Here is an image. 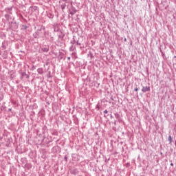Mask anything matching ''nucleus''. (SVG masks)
I'll list each match as a JSON object with an SVG mask.
<instances>
[{"label": "nucleus", "mask_w": 176, "mask_h": 176, "mask_svg": "<svg viewBox=\"0 0 176 176\" xmlns=\"http://www.w3.org/2000/svg\"><path fill=\"white\" fill-rule=\"evenodd\" d=\"M72 6V1H67V2H65L64 3H62L60 6V9L64 11L65 8H67V9H68L69 8H70Z\"/></svg>", "instance_id": "obj_1"}, {"label": "nucleus", "mask_w": 176, "mask_h": 176, "mask_svg": "<svg viewBox=\"0 0 176 176\" xmlns=\"http://www.w3.org/2000/svg\"><path fill=\"white\" fill-rule=\"evenodd\" d=\"M76 12H78V10H76V8L74 7L73 5L67 9V13H69V14H71L72 16H74V14H75Z\"/></svg>", "instance_id": "obj_2"}, {"label": "nucleus", "mask_w": 176, "mask_h": 176, "mask_svg": "<svg viewBox=\"0 0 176 176\" xmlns=\"http://www.w3.org/2000/svg\"><path fill=\"white\" fill-rule=\"evenodd\" d=\"M58 33V39L63 41L64 39V36H65V33L63 32V30H57Z\"/></svg>", "instance_id": "obj_3"}, {"label": "nucleus", "mask_w": 176, "mask_h": 176, "mask_svg": "<svg viewBox=\"0 0 176 176\" xmlns=\"http://www.w3.org/2000/svg\"><path fill=\"white\" fill-rule=\"evenodd\" d=\"M43 140L42 142L43 144V145H46L47 146V148H49V144H50V142H52L51 140H49V138H46V136H43Z\"/></svg>", "instance_id": "obj_4"}, {"label": "nucleus", "mask_w": 176, "mask_h": 176, "mask_svg": "<svg viewBox=\"0 0 176 176\" xmlns=\"http://www.w3.org/2000/svg\"><path fill=\"white\" fill-rule=\"evenodd\" d=\"M4 12H6V13L8 14H13V6L6 7L4 9Z\"/></svg>", "instance_id": "obj_5"}, {"label": "nucleus", "mask_w": 176, "mask_h": 176, "mask_svg": "<svg viewBox=\"0 0 176 176\" xmlns=\"http://www.w3.org/2000/svg\"><path fill=\"white\" fill-rule=\"evenodd\" d=\"M52 152L53 153H60V152H61V147H60L59 146H55L52 148Z\"/></svg>", "instance_id": "obj_6"}, {"label": "nucleus", "mask_w": 176, "mask_h": 176, "mask_svg": "<svg viewBox=\"0 0 176 176\" xmlns=\"http://www.w3.org/2000/svg\"><path fill=\"white\" fill-rule=\"evenodd\" d=\"M17 28H19V23L16 21L11 22L10 29L14 31V30H17Z\"/></svg>", "instance_id": "obj_7"}, {"label": "nucleus", "mask_w": 176, "mask_h": 176, "mask_svg": "<svg viewBox=\"0 0 176 176\" xmlns=\"http://www.w3.org/2000/svg\"><path fill=\"white\" fill-rule=\"evenodd\" d=\"M30 78V75L27 74V73L23 72L21 73V77L20 79L23 80V79H28Z\"/></svg>", "instance_id": "obj_8"}, {"label": "nucleus", "mask_w": 176, "mask_h": 176, "mask_svg": "<svg viewBox=\"0 0 176 176\" xmlns=\"http://www.w3.org/2000/svg\"><path fill=\"white\" fill-rule=\"evenodd\" d=\"M29 157L30 159H35V157H36V153H35L34 151H31L29 153Z\"/></svg>", "instance_id": "obj_9"}, {"label": "nucleus", "mask_w": 176, "mask_h": 176, "mask_svg": "<svg viewBox=\"0 0 176 176\" xmlns=\"http://www.w3.org/2000/svg\"><path fill=\"white\" fill-rule=\"evenodd\" d=\"M115 118L118 120L119 123H123V120L120 118V114L116 113Z\"/></svg>", "instance_id": "obj_10"}, {"label": "nucleus", "mask_w": 176, "mask_h": 176, "mask_svg": "<svg viewBox=\"0 0 176 176\" xmlns=\"http://www.w3.org/2000/svg\"><path fill=\"white\" fill-rule=\"evenodd\" d=\"M47 17H48V19H54V14L53 13V12L52 11H48L47 12Z\"/></svg>", "instance_id": "obj_11"}, {"label": "nucleus", "mask_w": 176, "mask_h": 176, "mask_svg": "<svg viewBox=\"0 0 176 176\" xmlns=\"http://www.w3.org/2000/svg\"><path fill=\"white\" fill-rule=\"evenodd\" d=\"M142 93H146V91H151V87L142 86Z\"/></svg>", "instance_id": "obj_12"}, {"label": "nucleus", "mask_w": 176, "mask_h": 176, "mask_svg": "<svg viewBox=\"0 0 176 176\" xmlns=\"http://www.w3.org/2000/svg\"><path fill=\"white\" fill-rule=\"evenodd\" d=\"M23 167H24V168L26 170H31V168H32V164L26 162Z\"/></svg>", "instance_id": "obj_13"}, {"label": "nucleus", "mask_w": 176, "mask_h": 176, "mask_svg": "<svg viewBox=\"0 0 176 176\" xmlns=\"http://www.w3.org/2000/svg\"><path fill=\"white\" fill-rule=\"evenodd\" d=\"M70 173L73 175H77V174H79V170L77 168H75V169L70 170Z\"/></svg>", "instance_id": "obj_14"}, {"label": "nucleus", "mask_w": 176, "mask_h": 176, "mask_svg": "<svg viewBox=\"0 0 176 176\" xmlns=\"http://www.w3.org/2000/svg\"><path fill=\"white\" fill-rule=\"evenodd\" d=\"M33 36H34V38H35L36 39H39V32H38V31H36V32L33 34Z\"/></svg>", "instance_id": "obj_15"}, {"label": "nucleus", "mask_w": 176, "mask_h": 176, "mask_svg": "<svg viewBox=\"0 0 176 176\" xmlns=\"http://www.w3.org/2000/svg\"><path fill=\"white\" fill-rule=\"evenodd\" d=\"M58 60H61L63 58H64V53L59 52V54L58 56Z\"/></svg>", "instance_id": "obj_16"}, {"label": "nucleus", "mask_w": 176, "mask_h": 176, "mask_svg": "<svg viewBox=\"0 0 176 176\" xmlns=\"http://www.w3.org/2000/svg\"><path fill=\"white\" fill-rule=\"evenodd\" d=\"M27 158L25 157H22L21 159V164H24V166L25 165V164L27 163Z\"/></svg>", "instance_id": "obj_17"}, {"label": "nucleus", "mask_w": 176, "mask_h": 176, "mask_svg": "<svg viewBox=\"0 0 176 176\" xmlns=\"http://www.w3.org/2000/svg\"><path fill=\"white\" fill-rule=\"evenodd\" d=\"M4 17L7 20V21H9V20H10V19H12L10 14H5Z\"/></svg>", "instance_id": "obj_18"}, {"label": "nucleus", "mask_w": 176, "mask_h": 176, "mask_svg": "<svg viewBox=\"0 0 176 176\" xmlns=\"http://www.w3.org/2000/svg\"><path fill=\"white\" fill-rule=\"evenodd\" d=\"M6 46H8V43L6 41H3L2 43V47L5 50H6Z\"/></svg>", "instance_id": "obj_19"}, {"label": "nucleus", "mask_w": 176, "mask_h": 176, "mask_svg": "<svg viewBox=\"0 0 176 176\" xmlns=\"http://www.w3.org/2000/svg\"><path fill=\"white\" fill-rule=\"evenodd\" d=\"M41 50L44 53H47V52H49V47H44L41 49Z\"/></svg>", "instance_id": "obj_20"}, {"label": "nucleus", "mask_w": 176, "mask_h": 176, "mask_svg": "<svg viewBox=\"0 0 176 176\" xmlns=\"http://www.w3.org/2000/svg\"><path fill=\"white\" fill-rule=\"evenodd\" d=\"M73 118H74V122L75 123V124H78V123H79V120L78 119V117L73 116Z\"/></svg>", "instance_id": "obj_21"}, {"label": "nucleus", "mask_w": 176, "mask_h": 176, "mask_svg": "<svg viewBox=\"0 0 176 176\" xmlns=\"http://www.w3.org/2000/svg\"><path fill=\"white\" fill-rule=\"evenodd\" d=\"M76 49V47H75L74 45H72L70 47H69V51L70 52H74V50H75Z\"/></svg>", "instance_id": "obj_22"}, {"label": "nucleus", "mask_w": 176, "mask_h": 176, "mask_svg": "<svg viewBox=\"0 0 176 176\" xmlns=\"http://www.w3.org/2000/svg\"><path fill=\"white\" fill-rule=\"evenodd\" d=\"M37 72L38 74H39V75H42V74H43V68L37 69Z\"/></svg>", "instance_id": "obj_23"}, {"label": "nucleus", "mask_w": 176, "mask_h": 176, "mask_svg": "<svg viewBox=\"0 0 176 176\" xmlns=\"http://www.w3.org/2000/svg\"><path fill=\"white\" fill-rule=\"evenodd\" d=\"M30 9H32V12H36V10H38V8L36 6L30 7Z\"/></svg>", "instance_id": "obj_24"}, {"label": "nucleus", "mask_w": 176, "mask_h": 176, "mask_svg": "<svg viewBox=\"0 0 176 176\" xmlns=\"http://www.w3.org/2000/svg\"><path fill=\"white\" fill-rule=\"evenodd\" d=\"M71 44L74 45V43H76V40L75 39V36L73 37V40L70 42Z\"/></svg>", "instance_id": "obj_25"}, {"label": "nucleus", "mask_w": 176, "mask_h": 176, "mask_svg": "<svg viewBox=\"0 0 176 176\" xmlns=\"http://www.w3.org/2000/svg\"><path fill=\"white\" fill-rule=\"evenodd\" d=\"M7 144H10L12 142V139L10 138H8L6 140Z\"/></svg>", "instance_id": "obj_26"}, {"label": "nucleus", "mask_w": 176, "mask_h": 176, "mask_svg": "<svg viewBox=\"0 0 176 176\" xmlns=\"http://www.w3.org/2000/svg\"><path fill=\"white\" fill-rule=\"evenodd\" d=\"M168 141H169V144H171V142H173V138H171V135L168 136Z\"/></svg>", "instance_id": "obj_27"}, {"label": "nucleus", "mask_w": 176, "mask_h": 176, "mask_svg": "<svg viewBox=\"0 0 176 176\" xmlns=\"http://www.w3.org/2000/svg\"><path fill=\"white\" fill-rule=\"evenodd\" d=\"M22 28L23 30H27V28H28V26L27 25H23Z\"/></svg>", "instance_id": "obj_28"}, {"label": "nucleus", "mask_w": 176, "mask_h": 176, "mask_svg": "<svg viewBox=\"0 0 176 176\" xmlns=\"http://www.w3.org/2000/svg\"><path fill=\"white\" fill-rule=\"evenodd\" d=\"M10 78L11 80H13V79L14 78V74H11L10 76Z\"/></svg>", "instance_id": "obj_29"}, {"label": "nucleus", "mask_w": 176, "mask_h": 176, "mask_svg": "<svg viewBox=\"0 0 176 176\" xmlns=\"http://www.w3.org/2000/svg\"><path fill=\"white\" fill-rule=\"evenodd\" d=\"M139 90H140V87H137L136 85L135 88L134 89V91H138Z\"/></svg>", "instance_id": "obj_30"}, {"label": "nucleus", "mask_w": 176, "mask_h": 176, "mask_svg": "<svg viewBox=\"0 0 176 176\" xmlns=\"http://www.w3.org/2000/svg\"><path fill=\"white\" fill-rule=\"evenodd\" d=\"M1 111H6V106H2Z\"/></svg>", "instance_id": "obj_31"}, {"label": "nucleus", "mask_w": 176, "mask_h": 176, "mask_svg": "<svg viewBox=\"0 0 176 176\" xmlns=\"http://www.w3.org/2000/svg\"><path fill=\"white\" fill-rule=\"evenodd\" d=\"M161 54H162L163 58H164L166 57V54H164V52H161Z\"/></svg>", "instance_id": "obj_32"}, {"label": "nucleus", "mask_w": 176, "mask_h": 176, "mask_svg": "<svg viewBox=\"0 0 176 176\" xmlns=\"http://www.w3.org/2000/svg\"><path fill=\"white\" fill-rule=\"evenodd\" d=\"M64 160L66 162V163L68 162V157H67V155L65 156Z\"/></svg>", "instance_id": "obj_33"}, {"label": "nucleus", "mask_w": 176, "mask_h": 176, "mask_svg": "<svg viewBox=\"0 0 176 176\" xmlns=\"http://www.w3.org/2000/svg\"><path fill=\"white\" fill-rule=\"evenodd\" d=\"M76 45H78V46H80L81 43L79 42V41H76Z\"/></svg>", "instance_id": "obj_34"}, {"label": "nucleus", "mask_w": 176, "mask_h": 176, "mask_svg": "<svg viewBox=\"0 0 176 176\" xmlns=\"http://www.w3.org/2000/svg\"><path fill=\"white\" fill-rule=\"evenodd\" d=\"M48 79L52 78V75L50 74V72H49V74L47 75Z\"/></svg>", "instance_id": "obj_35"}, {"label": "nucleus", "mask_w": 176, "mask_h": 176, "mask_svg": "<svg viewBox=\"0 0 176 176\" xmlns=\"http://www.w3.org/2000/svg\"><path fill=\"white\" fill-rule=\"evenodd\" d=\"M63 2L65 3V2H72L71 0H62Z\"/></svg>", "instance_id": "obj_36"}, {"label": "nucleus", "mask_w": 176, "mask_h": 176, "mask_svg": "<svg viewBox=\"0 0 176 176\" xmlns=\"http://www.w3.org/2000/svg\"><path fill=\"white\" fill-rule=\"evenodd\" d=\"M160 53H163V50H162V46L159 47Z\"/></svg>", "instance_id": "obj_37"}, {"label": "nucleus", "mask_w": 176, "mask_h": 176, "mask_svg": "<svg viewBox=\"0 0 176 176\" xmlns=\"http://www.w3.org/2000/svg\"><path fill=\"white\" fill-rule=\"evenodd\" d=\"M45 130H46V127L43 128V134H45Z\"/></svg>", "instance_id": "obj_38"}, {"label": "nucleus", "mask_w": 176, "mask_h": 176, "mask_svg": "<svg viewBox=\"0 0 176 176\" xmlns=\"http://www.w3.org/2000/svg\"><path fill=\"white\" fill-rule=\"evenodd\" d=\"M2 100H3V96H0V102L2 101Z\"/></svg>", "instance_id": "obj_39"}, {"label": "nucleus", "mask_w": 176, "mask_h": 176, "mask_svg": "<svg viewBox=\"0 0 176 176\" xmlns=\"http://www.w3.org/2000/svg\"><path fill=\"white\" fill-rule=\"evenodd\" d=\"M103 112L104 113H108V110H104Z\"/></svg>", "instance_id": "obj_40"}, {"label": "nucleus", "mask_w": 176, "mask_h": 176, "mask_svg": "<svg viewBox=\"0 0 176 176\" xmlns=\"http://www.w3.org/2000/svg\"><path fill=\"white\" fill-rule=\"evenodd\" d=\"M44 1H45V2H47V3H49L50 0H44Z\"/></svg>", "instance_id": "obj_41"}, {"label": "nucleus", "mask_w": 176, "mask_h": 176, "mask_svg": "<svg viewBox=\"0 0 176 176\" xmlns=\"http://www.w3.org/2000/svg\"><path fill=\"white\" fill-rule=\"evenodd\" d=\"M9 145H10V144H9V143H7V144H6V146H8V147H9Z\"/></svg>", "instance_id": "obj_42"}, {"label": "nucleus", "mask_w": 176, "mask_h": 176, "mask_svg": "<svg viewBox=\"0 0 176 176\" xmlns=\"http://www.w3.org/2000/svg\"><path fill=\"white\" fill-rule=\"evenodd\" d=\"M110 118H111V119H113V116H112V114H111Z\"/></svg>", "instance_id": "obj_43"}, {"label": "nucleus", "mask_w": 176, "mask_h": 176, "mask_svg": "<svg viewBox=\"0 0 176 176\" xmlns=\"http://www.w3.org/2000/svg\"><path fill=\"white\" fill-rule=\"evenodd\" d=\"M124 42H127V38H124Z\"/></svg>", "instance_id": "obj_44"}, {"label": "nucleus", "mask_w": 176, "mask_h": 176, "mask_svg": "<svg viewBox=\"0 0 176 176\" xmlns=\"http://www.w3.org/2000/svg\"><path fill=\"white\" fill-rule=\"evenodd\" d=\"M12 109H8V112H11Z\"/></svg>", "instance_id": "obj_45"}, {"label": "nucleus", "mask_w": 176, "mask_h": 176, "mask_svg": "<svg viewBox=\"0 0 176 176\" xmlns=\"http://www.w3.org/2000/svg\"><path fill=\"white\" fill-rule=\"evenodd\" d=\"M67 60L69 61V60H71V57L68 56Z\"/></svg>", "instance_id": "obj_46"}, {"label": "nucleus", "mask_w": 176, "mask_h": 176, "mask_svg": "<svg viewBox=\"0 0 176 176\" xmlns=\"http://www.w3.org/2000/svg\"><path fill=\"white\" fill-rule=\"evenodd\" d=\"M54 135H57V132L53 133Z\"/></svg>", "instance_id": "obj_47"}, {"label": "nucleus", "mask_w": 176, "mask_h": 176, "mask_svg": "<svg viewBox=\"0 0 176 176\" xmlns=\"http://www.w3.org/2000/svg\"><path fill=\"white\" fill-rule=\"evenodd\" d=\"M170 166H171L172 167H173V166H174V164L170 163Z\"/></svg>", "instance_id": "obj_48"}, {"label": "nucleus", "mask_w": 176, "mask_h": 176, "mask_svg": "<svg viewBox=\"0 0 176 176\" xmlns=\"http://www.w3.org/2000/svg\"><path fill=\"white\" fill-rule=\"evenodd\" d=\"M45 65H49V63L47 62V63H45Z\"/></svg>", "instance_id": "obj_49"}, {"label": "nucleus", "mask_w": 176, "mask_h": 176, "mask_svg": "<svg viewBox=\"0 0 176 176\" xmlns=\"http://www.w3.org/2000/svg\"><path fill=\"white\" fill-rule=\"evenodd\" d=\"M16 163H20V162H19V160H16Z\"/></svg>", "instance_id": "obj_50"}, {"label": "nucleus", "mask_w": 176, "mask_h": 176, "mask_svg": "<svg viewBox=\"0 0 176 176\" xmlns=\"http://www.w3.org/2000/svg\"><path fill=\"white\" fill-rule=\"evenodd\" d=\"M111 100L112 101H113V98H111Z\"/></svg>", "instance_id": "obj_51"}, {"label": "nucleus", "mask_w": 176, "mask_h": 176, "mask_svg": "<svg viewBox=\"0 0 176 176\" xmlns=\"http://www.w3.org/2000/svg\"><path fill=\"white\" fill-rule=\"evenodd\" d=\"M173 58H176V56H173Z\"/></svg>", "instance_id": "obj_52"}, {"label": "nucleus", "mask_w": 176, "mask_h": 176, "mask_svg": "<svg viewBox=\"0 0 176 176\" xmlns=\"http://www.w3.org/2000/svg\"><path fill=\"white\" fill-rule=\"evenodd\" d=\"M114 124H116V121L114 122Z\"/></svg>", "instance_id": "obj_53"}, {"label": "nucleus", "mask_w": 176, "mask_h": 176, "mask_svg": "<svg viewBox=\"0 0 176 176\" xmlns=\"http://www.w3.org/2000/svg\"><path fill=\"white\" fill-rule=\"evenodd\" d=\"M104 118H107V116L104 115Z\"/></svg>", "instance_id": "obj_54"}, {"label": "nucleus", "mask_w": 176, "mask_h": 176, "mask_svg": "<svg viewBox=\"0 0 176 176\" xmlns=\"http://www.w3.org/2000/svg\"><path fill=\"white\" fill-rule=\"evenodd\" d=\"M122 134H123V135H124V132H122Z\"/></svg>", "instance_id": "obj_55"}, {"label": "nucleus", "mask_w": 176, "mask_h": 176, "mask_svg": "<svg viewBox=\"0 0 176 176\" xmlns=\"http://www.w3.org/2000/svg\"><path fill=\"white\" fill-rule=\"evenodd\" d=\"M127 166H130V164H127Z\"/></svg>", "instance_id": "obj_56"}, {"label": "nucleus", "mask_w": 176, "mask_h": 176, "mask_svg": "<svg viewBox=\"0 0 176 176\" xmlns=\"http://www.w3.org/2000/svg\"><path fill=\"white\" fill-rule=\"evenodd\" d=\"M127 166H130V164H127Z\"/></svg>", "instance_id": "obj_57"}, {"label": "nucleus", "mask_w": 176, "mask_h": 176, "mask_svg": "<svg viewBox=\"0 0 176 176\" xmlns=\"http://www.w3.org/2000/svg\"><path fill=\"white\" fill-rule=\"evenodd\" d=\"M161 155H163V153H161Z\"/></svg>", "instance_id": "obj_58"}]
</instances>
